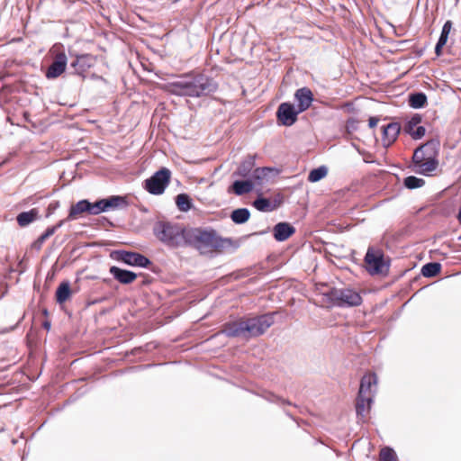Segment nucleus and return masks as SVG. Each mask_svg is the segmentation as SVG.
<instances>
[{"label":"nucleus","instance_id":"obj_1","mask_svg":"<svg viewBox=\"0 0 461 461\" xmlns=\"http://www.w3.org/2000/svg\"><path fill=\"white\" fill-rule=\"evenodd\" d=\"M217 88V83L202 73L183 74L165 86L166 91L171 95L195 98L209 95Z\"/></svg>","mask_w":461,"mask_h":461},{"label":"nucleus","instance_id":"obj_2","mask_svg":"<svg viewBox=\"0 0 461 461\" xmlns=\"http://www.w3.org/2000/svg\"><path fill=\"white\" fill-rule=\"evenodd\" d=\"M273 323V314H263L248 319H240L225 323L221 333L225 334L227 337L249 339L262 335Z\"/></svg>","mask_w":461,"mask_h":461},{"label":"nucleus","instance_id":"obj_3","mask_svg":"<svg viewBox=\"0 0 461 461\" xmlns=\"http://www.w3.org/2000/svg\"><path fill=\"white\" fill-rule=\"evenodd\" d=\"M230 240L219 237L216 231L206 230L200 228L187 229L185 247L189 246L205 254L212 249H219L230 243Z\"/></svg>","mask_w":461,"mask_h":461},{"label":"nucleus","instance_id":"obj_4","mask_svg":"<svg viewBox=\"0 0 461 461\" xmlns=\"http://www.w3.org/2000/svg\"><path fill=\"white\" fill-rule=\"evenodd\" d=\"M186 230L181 224L169 221H158L152 228L156 239L171 249L185 247Z\"/></svg>","mask_w":461,"mask_h":461},{"label":"nucleus","instance_id":"obj_5","mask_svg":"<svg viewBox=\"0 0 461 461\" xmlns=\"http://www.w3.org/2000/svg\"><path fill=\"white\" fill-rule=\"evenodd\" d=\"M328 297L338 307H354L362 303L360 294L350 287H334L328 293Z\"/></svg>","mask_w":461,"mask_h":461},{"label":"nucleus","instance_id":"obj_6","mask_svg":"<svg viewBox=\"0 0 461 461\" xmlns=\"http://www.w3.org/2000/svg\"><path fill=\"white\" fill-rule=\"evenodd\" d=\"M364 261L370 275H383L388 272L389 264L385 262L381 249L368 248Z\"/></svg>","mask_w":461,"mask_h":461},{"label":"nucleus","instance_id":"obj_7","mask_svg":"<svg viewBox=\"0 0 461 461\" xmlns=\"http://www.w3.org/2000/svg\"><path fill=\"white\" fill-rule=\"evenodd\" d=\"M171 171L167 167H161L144 182L145 189L151 194H162L169 185Z\"/></svg>","mask_w":461,"mask_h":461},{"label":"nucleus","instance_id":"obj_8","mask_svg":"<svg viewBox=\"0 0 461 461\" xmlns=\"http://www.w3.org/2000/svg\"><path fill=\"white\" fill-rule=\"evenodd\" d=\"M127 202L124 197L112 195L105 199L98 200L95 203L90 202L91 215H97L101 212L126 206Z\"/></svg>","mask_w":461,"mask_h":461},{"label":"nucleus","instance_id":"obj_9","mask_svg":"<svg viewBox=\"0 0 461 461\" xmlns=\"http://www.w3.org/2000/svg\"><path fill=\"white\" fill-rule=\"evenodd\" d=\"M296 107L288 102H285L279 104L276 111V118L279 124L284 126H292L297 121L298 114Z\"/></svg>","mask_w":461,"mask_h":461},{"label":"nucleus","instance_id":"obj_10","mask_svg":"<svg viewBox=\"0 0 461 461\" xmlns=\"http://www.w3.org/2000/svg\"><path fill=\"white\" fill-rule=\"evenodd\" d=\"M117 259L132 267H148L151 261L145 256L125 250L117 251Z\"/></svg>","mask_w":461,"mask_h":461},{"label":"nucleus","instance_id":"obj_11","mask_svg":"<svg viewBox=\"0 0 461 461\" xmlns=\"http://www.w3.org/2000/svg\"><path fill=\"white\" fill-rule=\"evenodd\" d=\"M68 64V58L64 51L59 52L55 55L53 61L46 71V77L53 79L59 77L65 72Z\"/></svg>","mask_w":461,"mask_h":461},{"label":"nucleus","instance_id":"obj_12","mask_svg":"<svg viewBox=\"0 0 461 461\" xmlns=\"http://www.w3.org/2000/svg\"><path fill=\"white\" fill-rule=\"evenodd\" d=\"M377 384V376L375 373L365 375L361 378L358 394L361 397H371L373 399Z\"/></svg>","mask_w":461,"mask_h":461},{"label":"nucleus","instance_id":"obj_13","mask_svg":"<svg viewBox=\"0 0 461 461\" xmlns=\"http://www.w3.org/2000/svg\"><path fill=\"white\" fill-rule=\"evenodd\" d=\"M294 99L297 102L295 106L297 112L303 113L306 111L313 102V94L308 87H301L294 93Z\"/></svg>","mask_w":461,"mask_h":461},{"label":"nucleus","instance_id":"obj_14","mask_svg":"<svg viewBox=\"0 0 461 461\" xmlns=\"http://www.w3.org/2000/svg\"><path fill=\"white\" fill-rule=\"evenodd\" d=\"M91 214L90 202L86 199L80 200L69 208L67 216L68 221H76L82 217L83 213Z\"/></svg>","mask_w":461,"mask_h":461},{"label":"nucleus","instance_id":"obj_15","mask_svg":"<svg viewBox=\"0 0 461 461\" xmlns=\"http://www.w3.org/2000/svg\"><path fill=\"white\" fill-rule=\"evenodd\" d=\"M401 131V126L398 122H390L383 127L382 141L384 147L391 146L397 139Z\"/></svg>","mask_w":461,"mask_h":461},{"label":"nucleus","instance_id":"obj_16","mask_svg":"<svg viewBox=\"0 0 461 461\" xmlns=\"http://www.w3.org/2000/svg\"><path fill=\"white\" fill-rule=\"evenodd\" d=\"M282 203V197L279 195L274 199V201H270L265 197L258 196L253 202V206L259 212H273L276 208L280 206Z\"/></svg>","mask_w":461,"mask_h":461},{"label":"nucleus","instance_id":"obj_17","mask_svg":"<svg viewBox=\"0 0 461 461\" xmlns=\"http://www.w3.org/2000/svg\"><path fill=\"white\" fill-rule=\"evenodd\" d=\"M109 272L115 280L123 285L131 284L137 278L134 272L115 266L111 267Z\"/></svg>","mask_w":461,"mask_h":461},{"label":"nucleus","instance_id":"obj_18","mask_svg":"<svg viewBox=\"0 0 461 461\" xmlns=\"http://www.w3.org/2000/svg\"><path fill=\"white\" fill-rule=\"evenodd\" d=\"M277 174L278 171L273 167H257L252 172L251 179L255 184L261 185L264 182H268L272 176Z\"/></svg>","mask_w":461,"mask_h":461},{"label":"nucleus","instance_id":"obj_19","mask_svg":"<svg viewBox=\"0 0 461 461\" xmlns=\"http://www.w3.org/2000/svg\"><path fill=\"white\" fill-rule=\"evenodd\" d=\"M295 232L294 227L288 222H278L273 228L274 238L277 241H285Z\"/></svg>","mask_w":461,"mask_h":461},{"label":"nucleus","instance_id":"obj_20","mask_svg":"<svg viewBox=\"0 0 461 461\" xmlns=\"http://www.w3.org/2000/svg\"><path fill=\"white\" fill-rule=\"evenodd\" d=\"M92 57L88 54L77 56L76 59L71 62V68H74L77 75L84 74L93 65Z\"/></svg>","mask_w":461,"mask_h":461},{"label":"nucleus","instance_id":"obj_21","mask_svg":"<svg viewBox=\"0 0 461 461\" xmlns=\"http://www.w3.org/2000/svg\"><path fill=\"white\" fill-rule=\"evenodd\" d=\"M255 183L252 179L236 180L231 185V190L236 195H243L250 193L254 188Z\"/></svg>","mask_w":461,"mask_h":461},{"label":"nucleus","instance_id":"obj_22","mask_svg":"<svg viewBox=\"0 0 461 461\" xmlns=\"http://www.w3.org/2000/svg\"><path fill=\"white\" fill-rule=\"evenodd\" d=\"M451 30H452V22L447 21L442 27L440 36H439L438 41L435 47V53L438 57L441 56L442 48L446 45Z\"/></svg>","mask_w":461,"mask_h":461},{"label":"nucleus","instance_id":"obj_23","mask_svg":"<svg viewBox=\"0 0 461 461\" xmlns=\"http://www.w3.org/2000/svg\"><path fill=\"white\" fill-rule=\"evenodd\" d=\"M254 166L255 160L252 157H249L240 163L237 171L235 172V175L241 177L251 179V175L252 172L254 171Z\"/></svg>","mask_w":461,"mask_h":461},{"label":"nucleus","instance_id":"obj_24","mask_svg":"<svg viewBox=\"0 0 461 461\" xmlns=\"http://www.w3.org/2000/svg\"><path fill=\"white\" fill-rule=\"evenodd\" d=\"M438 164V160L433 156L428 157L421 163L415 166L417 167L416 172L427 176L437 168Z\"/></svg>","mask_w":461,"mask_h":461},{"label":"nucleus","instance_id":"obj_25","mask_svg":"<svg viewBox=\"0 0 461 461\" xmlns=\"http://www.w3.org/2000/svg\"><path fill=\"white\" fill-rule=\"evenodd\" d=\"M373 399L371 397H361L357 395L356 403V411L357 416L364 418L371 407Z\"/></svg>","mask_w":461,"mask_h":461},{"label":"nucleus","instance_id":"obj_26","mask_svg":"<svg viewBox=\"0 0 461 461\" xmlns=\"http://www.w3.org/2000/svg\"><path fill=\"white\" fill-rule=\"evenodd\" d=\"M38 217V211L32 209L28 212H23L17 216V222L21 227H25L34 221Z\"/></svg>","mask_w":461,"mask_h":461},{"label":"nucleus","instance_id":"obj_27","mask_svg":"<svg viewBox=\"0 0 461 461\" xmlns=\"http://www.w3.org/2000/svg\"><path fill=\"white\" fill-rule=\"evenodd\" d=\"M71 294L69 282H62L57 288L56 300L59 303H65Z\"/></svg>","mask_w":461,"mask_h":461},{"label":"nucleus","instance_id":"obj_28","mask_svg":"<svg viewBox=\"0 0 461 461\" xmlns=\"http://www.w3.org/2000/svg\"><path fill=\"white\" fill-rule=\"evenodd\" d=\"M250 212L247 208H239L232 211L230 214L231 221L236 224H243L249 221Z\"/></svg>","mask_w":461,"mask_h":461},{"label":"nucleus","instance_id":"obj_29","mask_svg":"<svg viewBox=\"0 0 461 461\" xmlns=\"http://www.w3.org/2000/svg\"><path fill=\"white\" fill-rule=\"evenodd\" d=\"M427 104V95L422 92H417L409 95V104L414 109L422 108Z\"/></svg>","mask_w":461,"mask_h":461},{"label":"nucleus","instance_id":"obj_30","mask_svg":"<svg viewBox=\"0 0 461 461\" xmlns=\"http://www.w3.org/2000/svg\"><path fill=\"white\" fill-rule=\"evenodd\" d=\"M429 146V143H425L415 149L412 156V161L415 166L421 163V161L425 160L428 157L432 156L431 153H428Z\"/></svg>","mask_w":461,"mask_h":461},{"label":"nucleus","instance_id":"obj_31","mask_svg":"<svg viewBox=\"0 0 461 461\" xmlns=\"http://www.w3.org/2000/svg\"><path fill=\"white\" fill-rule=\"evenodd\" d=\"M176 204L181 212H187L192 208V200L186 194H179L176 196Z\"/></svg>","mask_w":461,"mask_h":461},{"label":"nucleus","instance_id":"obj_32","mask_svg":"<svg viewBox=\"0 0 461 461\" xmlns=\"http://www.w3.org/2000/svg\"><path fill=\"white\" fill-rule=\"evenodd\" d=\"M441 269V265L438 262H430L425 264L421 268V274L425 277H432L437 276Z\"/></svg>","mask_w":461,"mask_h":461},{"label":"nucleus","instance_id":"obj_33","mask_svg":"<svg viewBox=\"0 0 461 461\" xmlns=\"http://www.w3.org/2000/svg\"><path fill=\"white\" fill-rule=\"evenodd\" d=\"M328 174V168L325 166H321L310 171L308 175V181L312 183L318 182L324 178Z\"/></svg>","mask_w":461,"mask_h":461},{"label":"nucleus","instance_id":"obj_34","mask_svg":"<svg viewBox=\"0 0 461 461\" xmlns=\"http://www.w3.org/2000/svg\"><path fill=\"white\" fill-rule=\"evenodd\" d=\"M425 184L424 179L416 177L414 176H407L404 179V185L408 189H415L423 186Z\"/></svg>","mask_w":461,"mask_h":461},{"label":"nucleus","instance_id":"obj_35","mask_svg":"<svg viewBox=\"0 0 461 461\" xmlns=\"http://www.w3.org/2000/svg\"><path fill=\"white\" fill-rule=\"evenodd\" d=\"M421 122V116L420 114H414L405 123L404 131L406 133L410 134L412 131H414Z\"/></svg>","mask_w":461,"mask_h":461},{"label":"nucleus","instance_id":"obj_36","mask_svg":"<svg viewBox=\"0 0 461 461\" xmlns=\"http://www.w3.org/2000/svg\"><path fill=\"white\" fill-rule=\"evenodd\" d=\"M379 461H397V456L392 448L384 447L380 452Z\"/></svg>","mask_w":461,"mask_h":461},{"label":"nucleus","instance_id":"obj_37","mask_svg":"<svg viewBox=\"0 0 461 461\" xmlns=\"http://www.w3.org/2000/svg\"><path fill=\"white\" fill-rule=\"evenodd\" d=\"M426 130L423 126H418L414 131H412L410 135L414 140H420L425 135Z\"/></svg>","mask_w":461,"mask_h":461},{"label":"nucleus","instance_id":"obj_38","mask_svg":"<svg viewBox=\"0 0 461 461\" xmlns=\"http://www.w3.org/2000/svg\"><path fill=\"white\" fill-rule=\"evenodd\" d=\"M59 201H53L51 202L49 206H48V213H47V217H49L50 215L53 214L54 212L59 207Z\"/></svg>","mask_w":461,"mask_h":461},{"label":"nucleus","instance_id":"obj_39","mask_svg":"<svg viewBox=\"0 0 461 461\" xmlns=\"http://www.w3.org/2000/svg\"><path fill=\"white\" fill-rule=\"evenodd\" d=\"M48 240L44 234L42 233L32 244V247L35 249H41V246L42 244L45 242V240Z\"/></svg>","mask_w":461,"mask_h":461},{"label":"nucleus","instance_id":"obj_40","mask_svg":"<svg viewBox=\"0 0 461 461\" xmlns=\"http://www.w3.org/2000/svg\"><path fill=\"white\" fill-rule=\"evenodd\" d=\"M56 231V228L54 226L49 227L44 232V236L49 239L50 236H52Z\"/></svg>","mask_w":461,"mask_h":461},{"label":"nucleus","instance_id":"obj_41","mask_svg":"<svg viewBox=\"0 0 461 461\" xmlns=\"http://www.w3.org/2000/svg\"><path fill=\"white\" fill-rule=\"evenodd\" d=\"M56 231V228L54 226L49 227L44 232V236L49 239L50 236H52Z\"/></svg>","mask_w":461,"mask_h":461},{"label":"nucleus","instance_id":"obj_42","mask_svg":"<svg viewBox=\"0 0 461 461\" xmlns=\"http://www.w3.org/2000/svg\"><path fill=\"white\" fill-rule=\"evenodd\" d=\"M379 119L377 117H370L368 120V125L370 128H374L377 125Z\"/></svg>","mask_w":461,"mask_h":461},{"label":"nucleus","instance_id":"obj_43","mask_svg":"<svg viewBox=\"0 0 461 461\" xmlns=\"http://www.w3.org/2000/svg\"><path fill=\"white\" fill-rule=\"evenodd\" d=\"M66 221H68L67 220V218H66V219H63V220H60V221H59L56 225H54V228H56V230H57L58 229H59L60 227H62V226H63V224H64Z\"/></svg>","mask_w":461,"mask_h":461},{"label":"nucleus","instance_id":"obj_44","mask_svg":"<svg viewBox=\"0 0 461 461\" xmlns=\"http://www.w3.org/2000/svg\"><path fill=\"white\" fill-rule=\"evenodd\" d=\"M43 328L46 329L47 330H49L50 329V322L49 321H44L43 324H42Z\"/></svg>","mask_w":461,"mask_h":461},{"label":"nucleus","instance_id":"obj_45","mask_svg":"<svg viewBox=\"0 0 461 461\" xmlns=\"http://www.w3.org/2000/svg\"><path fill=\"white\" fill-rule=\"evenodd\" d=\"M277 400H278V402H280L283 404H290V402L288 401H285V400H283V399H280V398H277Z\"/></svg>","mask_w":461,"mask_h":461},{"label":"nucleus","instance_id":"obj_46","mask_svg":"<svg viewBox=\"0 0 461 461\" xmlns=\"http://www.w3.org/2000/svg\"><path fill=\"white\" fill-rule=\"evenodd\" d=\"M458 220L461 222V207H460V210H459V212H458Z\"/></svg>","mask_w":461,"mask_h":461}]
</instances>
